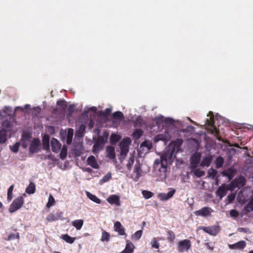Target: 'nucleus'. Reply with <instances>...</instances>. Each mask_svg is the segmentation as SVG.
<instances>
[{
  "label": "nucleus",
  "mask_w": 253,
  "mask_h": 253,
  "mask_svg": "<svg viewBox=\"0 0 253 253\" xmlns=\"http://www.w3.org/2000/svg\"><path fill=\"white\" fill-rule=\"evenodd\" d=\"M55 204V200L53 197L50 195L48 198V201L46 204V207L47 208H50L51 206H53Z\"/></svg>",
  "instance_id": "48"
},
{
  "label": "nucleus",
  "mask_w": 253,
  "mask_h": 253,
  "mask_svg": "<svg viewBox=\"0 0 253 253\" xmlns=\"http://www.w3.org/2000/svg\"><path fill=\"white\" fill-rule=\"evenodd\" d=\"M71 130H72V132L71 136H70V134L69 133L68 135L67 139V143L68 144H70V143L71 142V140H72V137L73 136V129H71ZM69 131H70V130H69Z\"/></svg>",
  "instance_id": "62"
},
{
  "label": "nucleus",
  "mask_w": 253,
  "mask_h": 253,
  "mask_svg": "<svg viewBox=\"0 0 253 253\" xmlns=\"http://www.w3.org/2000/svg\"><path fill=\"white\" fill-rule=\"evenodd\" d=\"M2 128L1 130H4L6 132H10L12 128V124L11 122L8 120H4L2 123Z\"/></svg>",
  "instance_id": "23"
},
{
  "label": "nucleus",
  "mask_w": 253,
  "mask_h": 253,
  "mask_svg": "<svg viewBox=\"0 0 253 253\" xmlns=\"http://www.w3.org/2000/svg\"><path fill=\"white\" fill-rule=\"evenodd\" d=\"M142 234V230H138L133 234V237L136 240H139L141 238Z\"/></svg>",
  "instance_id": "57"
},
{
  "label": "nucleus",
  "mask_w": 253,
  "mask_h": 253,
  "mask_svg": "<svg viewBox=\"0 0 253 253\" xmlns=\"http://www.w3.org/2000/svg\"><path fill=\"white\" fill-rule=\"evenodd\" d=\"M134 248V245L131 242L127 241V243L125 250L123 251L121 253H132L133 252Z\"/></svg>",
  "instance_id": "27"
},
{
  "label": "nucleus",
  "mask_w": 253,
  "mask_h": 253,
  "mask_svg": "<svg viewBox=\"0 0 253 253\" xmlns=\"http://www.w3.org/2000/svg\"><path fill=\"white\" fill-rule=\"evenodd\" d=\"M111 178V174L110 172H109L107 173L105 175H104L102 179L101 180V181L103 183L106 182L109 180Z\"/></svg>",
  "instance_id": "53"
},
{
  "label": "nucleus",
  "mask_w": 253,
  "mask_h": 253,
  "mask_svg": "<svg viewBox=\"0 0 253 253\" xmlns=\"http://www.w3.org/2000/svg\"><path fill=\"white\" fill-rule=\"evenodd\" d=\"M159 140L166 141L167 140V136H166V134H158L155 137V141H158Z\"/></svg>",
  "instance_id": "44"
},
{
  "label": "nucleus",
  "mask_w": 253,
  "mask_h": 253,
  "mask_svg": "<svg viewBox=\"0 0 253 253\" xmlns=\"http://www.w3.org/2000/svg\"><path fill=\"white\" fill-rule=\"evenodd\" d=\"M246 243L244 241H240L233 244L228 245L229 249L231 250H242L245 248Z\"/></svg>",
  "instance_id": "15"
},
{
  "label": "nucleus",
  "mask_w": 253,
  "mask_h": 253,
  "mask_svg": "<svg viewBox=\"0 0 253 253\" xmlns=\"http://www.w3.org/2000/svg\"><path fill=\"white\" fill-rule=\"evenodd\" d=\"M155 121L157 124H160L161 123L164 122L167 125H170L173 123V120L171 118L164 119L163 116H160L155 118Z\"/></svg>",
  "instance_id": "17"
},
{
  "label": "nucleus",
  "mask_w": 253,
  "mask_h": 253,
  "mask_svg": "<svg viewBox=\"0 0 253 253\" xmlns=\"http://www.w3.org/2000/svg\"><path fill=\"white\" fill-rule=\"evenodd\" d=\"M68 113L67 114V117H70L74 111V107L72 105H70L67 109Z\"/></svg>",
  "instance_id": "58"
},
{
  "label": "nucleus",
  "mask_w": 253,
  "mask_h": 253,
  "mask_svg": "<svg viewBox=\"0 0 253 253\" xmlns=\"http://www.w3.org/2000/svg\"><path fill=\"white\" fill-rule=\"evenodd\" d=\"M214 163L215 168L218 169L222 167L224 163V159L222 157L219 156L216 158Z\"/></svg>",
  "instance_id": "28"
},
{
  "label": "nucleus",
  "mask_w": 253,
  "mask_h": 253,
  "mask_svg": "<svg viewBox=\"0 0 253 253\" xmlns=\"http://www.w3.org/2000/svg\"><path fill=\"white\" fill-rule=\"evenodd\" d=\"M86 196L90 200L94 202L95 203L97 204L101 203V200L95 195L90 193V192H86Z\"/></svg>",
  "instance_id": "34"
},
{
  "label": "nucleus",
  "mask_w": 253,
  "mask_h": 253,
  "mask_svg": "<svg viewBox=\"0 0 253 253\" xmlns=\"http://www.w3.org/2000/svg\"><path fill=\"white\" fill-rule=\"evenodd\" d=\"M108 136L109 133L106 131H104L102 136L99 137L98 138L105 144V143H106L107 141Z\"/></svg>",
  "instance_id": "51"
},
{
  "label": "nucleus",
  "mask_w": 253,
  "mask_h": 253,
  "mask_svg": "<svg viewBox=\"0 0 253 253\" xmlns=\"http://www.w3.org/2000/svg\"><path fill=\"white\" fill-rule=\"evenodd\" d=\"M205 245L208 249H209L211 251L213 250L214 247H213V246H211V244L210 243H207Z\"/></svg>",
  "instance_id": "63"
},
{
  "label": "nucleus",
  "mask_w": 253,
  "mask_h": 253,
  "mask_svg": "<svg viewBox=\"0 0 253 253\" xmlns=\"http://www.w3.org/2000/svg\"><path fill=\"white\" fill-rule=\"evenodd\" d=\"M104 144L105 143L103 141L98 138L93 146V152L94 153H98L103 149Z\"/></svg>",
  "instance_id": "14"
},
{
  "label": "nucleus",
  "mask_w": 253,
  "mask_h": 253,
  "mask_svg": "<svg viewBox=\"0 0 253 253\" xmlns=\"http://www.w3.org/2000/svg\"><path fill=\"white\" fill-rule=\"evenodd\" d=\"M236 173L237 170L233 167H231L223 170L221 172V174L223 176L227 177L229 180H231L234 177Z\"/></svg>",
  "instance_id": "7"
},
{
  "label": "nucleus",
  "mask_w": 253,
  "mask_h": 253,
  "mask_svg": "<svg viewBox=\"0 0 253 253\" xmlns=\"http://www.w3.org/2000/svg\"><path fill=\"white\" fill-rule=\"evenodd\" d=\"M49 139L50 137L48 134H45L42 138L43 149L45 150L49 149Z\"/></svg>",
  "instance_id": "26"
},
{
  "label": "nucleus",
  "mask_w": 253,
  "mask_h": 253,
  "mask_svg": "<svg viewBox=\"0 0 253 253\" xmlns=\"http://www.w3.org/2000/svg\"><path fill=\"white\" fill-rule=\"evenodd\" d=\"M203 231L210 235L216 236L220 231L219 226H211L205 227L203 228Z\"/></svg>",
  "instance_id": "9"
},
{
  "label": "nucleus",
  "mask_w": 253,
  "mask_h": 253,
  "mask_svg": "<svg viewBox=\"0 0 253 253\" xmlns=\"http://www.w3.org/2000/svg\"><path fill=\"white\" fill-rule=\"evenodd\" d=\"M14 188V184L11 185L7 190V200L8 202H10L13 198V191Z\"/></svg>",
  "instance_id": "36"
},
{
  "label": "nucleus",
  "mask_w": 253,
  "mask_h": 253,
  "mask_svg": "<svg viewBox=\"0 0 253 253\" xmlns=\"http://www.w3.org/2000/svg\"><path fill=\"white\" fill-rule=\"evenodd\" d=\"M142 194L143 197L146 199L151 198L154 195L152 192L148 191L147 190H143L142 192Z\"/></svg>",
  "instance_id": "47"
},
{
  "label": "nucleus",
  "mask_w": 253,
  "mask_h": 253,
  "mask_svg": "<svg viewBox=\"0 0 253 253\" xmlns=\"http://www.w3.org/2000/svg\"><path fill=\"white\" fill-rule=\"evenodd\" d=\"M51 146L53 152L57 153L61 147V144L55 138H52L51 141Z\"/></svg>",
  "instance_id": "13"
},
{
  "label": "nucleus",
  "mask_w": 253,
  "mask_h": 253,
  "mask_svg": "<svg viewBox=\"0 0 253 253\" xmlns=\"http://www.w3.org/2000/svg\"><path fill=\"white\" fill-rule=\"evenodd\" d=\"M111 111V108H107L104 111L100 112L99 114V116L103 118H107L110 114Z\"/></svg>",
  "instance_id": "43"
},
{
  "label": "nucleus",
  "mask_w": 253,
  "mask_h": 253,
  "mask_svg": "<svg viewBox=\"0 0 253 253\" xmlns=\"http://www.w3.org/2000/svg\"><path fill=\"white\" fill-rule=\"evenodd\" d=\"M145 123L142 118L141 117L137 118L134 122V127H142L144 126Z\"/></svg>",
  "instance_id": "30"
},
{
  "label": "nucleus",
  "mask_w": 253,
  "mask_h": 253,
  "mask_svg": "<svg viewBox=\"0 0 253 253\" xmlns=\"http://www.w3.org/2000/svg\"><path fill=\"white\" fill-rule=\"evenodd\" d=\"M63 212L59 210L54 211L46 216V219L49 222H52L59 219L63 220Z\"/></svg>",
  "instance_id": "5"
},
{
  "label": "nucleus",
  "mask_w": 253,
  "mask_h": 253,
  "mask_svg": "<svg viewBox=\"0 0 253 253\" xmlns=\"http://www.w3.org/2000/svg\"><path fill=\"white\" fill-rule=\"evenodd\" d=\"M168 161L164 156L161 157V165L159 168V171L161 172H166L167 169Z\"/></svg>",
  "instance_id": "25"
},
{
  "label": "nucleus",
  "mask_w": 253,
  "mask_h": 253,
  "mask_svg": "<svg viewBox=\"0 0 253 253\" xmlns=\"http://www.w3.org/2000/svg\"><path fill=\"white\" fill-rule=\"evenodd\" d=\"M114 230L118 232V234L121 236H126L127 235L125 232V227L122 225L120 222L116 221L114 225Z\"/></svg>",
  "instance_id": "11"
},
{
  "label": "nucleus",
  "mask_w": 253,
  "mask_h": 253,
  "mask_svg": "<svg viewBox=\"0 0 253 253\" xmlns=\"http://www.w3.org/2000/svg\"><path fill=\"white\" fill-rule=\"evenodd\" d=\"M134 163V158L133 157H130L128 162L126 165L127 168L128 170H130L131 167Z\"/></svg>",
  "instance_id": "56"
},
{
  "label": "nucleus",
  "mask_w": 253,
  "mask_h": 253,
  "mask_svg": "<svg viewBox=\"0 0 253 253\" xmlns=\"http://www.w3.org/2000/svg\"><path fill=\"white\" fill-rule=\"evenodd\" d=\"M235 198V195L234 194L232 193V194L229 195L227 197L228 203H232L233 201L234 200Z\"/></svg>",
  "instance_id": "60"
},
{
  "label": "nucleus",
  "mask_w": 253,
  "mask_h": 253,
  "mask_svg": "<svg viewBox=\"0 0 253 253\" xmlns=\"http://www.w3.org/2000/svg\"><path fill=\"white\" fill-rule=\"evenodd\" d=\"M112 116L114 119L119 121L122 120L124 117L123 114L120 111L115 112L113 114Z\"/></svg>",
  "instance_id": "40"
},
{
  "label": "nucleus",
  "mask_w": 253,
  "mask_h": 253,
  "mask_svg": "<svg viewBox=\"0 0 253 253\" xmlns=\"http://www.w3.org/2000/svg\"><path fill=\"white\" fill-rule=\"evenodd\" d=\"M244 210L247 212L253 211V204L249 202L244 207Z\"/></svg>",
  "instance_id": "49"
},
{
  "label": "nucleus",
  "mask_w": 253,
  "mask_h": 253,
  "mask_svg": "<svg viewBox=\"0 0 253 253\" xmlns=\"http://www.w3.org/2000/svg\"><path fill=\"white\" fill-rule=\"evenodd\" d=\"M24 203V199L22 196L15 198L10 204L8 211L10 213H13L22 208Z\"/></svg>",
  "instance_id": "1"
},
{
  "label": "nucleus",
  "mask_w": 253,
  "mask_h": 253,
  "mask_svg": "<svg viewBox=\"0 0 253 253\" xmlns=\"http://www.w3.org/2000/svg\"><path fill=\"white\" fill-rule=\"evenodd\" d=\"M230 215L231 217L236 218L239 215V212L235 210H231L230 211Z\"/></svg>",
  "instance_id": "59"
},
{
  "label": "nucleus",
  "mask_w": 253,
  "mask_h": 253,
  "mask_svg": "<svg viewBox=\"0 0 253 253\" xmlns=\"http://www.w3.org/2000/svg\"><path fill=\"white\" fill-rule=\"evenodd\" d=\"M15 239H19V235L18 233L16 234L13 233L10 234L8 237L7 240L10 241Z\"/></svg>",
  "instance_id": "55"
},
{
  "label": "nucleus",
  "mask_w": 253,
  "mask_h": 253,
  "mask_svg": "<svg viewBox=\"0 0 253 253\" xmlns=\"http://www.w3.org/2000/svg\"><path fill=\"white\" fill-rule=\"evenodd\" d=\"M161 162V158L160 159H156L155 161L154 165H155V167L156 168H157L159 166L160 167Z\"/></svg>",
  "instance_id": "61"
},
{
  "label": "nucleus",
  "mask_w": 253,
  "mask_h": 253,
  "mask_svg": "<svg viewBox=\"0 0 253 253\" xmlns=\"http://www.w3.org/2000/svg\"><path fill=\"white\" fill-rule=\"evenodd\" d=\"M119 140V136L115 134H111L110 138V141L112 144H115Z\"/></svg>",
  "instance_id": "46"
},
{
  "label": "nucleus",
  "mask_w": 253,
  "mask_h": 253,
  "mask_svg": "<svg viewBox=\"0 0 253 253\" xmlns=\"http://www.w3.org/2000/svg\"><path fill=\"white\" fill-rule=\"evenodd\" d=\"M246 183V179L245 177L240 175L234 179L231 183L230 185L232 188H241L244 186Z\"/></svg>",
  "instance_id": "4"
},
{
  "label": "nucleus",
  "mask_w": 253,
  "mask_h": 253,
  "mask_svg": "<svg viewBox=\"0 0 253 253\" xmlns=\"http://www.w3.org/2000/svg\"><path fill=\"white\" fill-rule=\"evenodd\" d=\"M168 237L167 239L169 241L172 242L174 241L175 236L173 231L169 230L167 232Z\"/></svg>",
  "instance_id": "45"
},
{
  "label": "nucleus",
  "mask_w": 253,
  "mask_h": 253,
  "mask_svg": "<svg viewBox=\"0 0 253 253\" xmlns=\"http://www.w3.org/2000/svg\"><path fill=\"white\" fill-rule=\"evenodd\" d=\"M107 201L110 204H115L117 206H119L120 205V198L116 195H112L109 196L107 198Z\"/></svg>",
  "instance_id": "19"
},
{
  "label": "nucleus",
  "mask_w": 253,
  "mask_h": 253,
  "mask_svg": "<svg viewBox=\"0 0 253 253\" xmlns=\"http://www.w3.org/2000/svg\"><path fill=\"white\" fill-rule=\"evenodd\" d=\"M133 172L135 173V176L133 179L135 181H137L141 176V173L142 172L141 165L140 163H138L135 165Z\"/></svg>",
  "instance_id": "18"
},
{
  "label": "nucleus",
  "mask_w": 253,
  "mask_h": 253,
  "mask_svg": "<svg viewBox=\"0 0 253 253\" xmlns=\"http://www.w3.org/2000/svg\"><path fill=\"white\" fill-rule=\"evenodd\" d=\"M7 132L4 130H0V144L4 143L7 140Z\"/></svg>",
  "instance_id": "35"
},
{
  "label": "nucleus",
  "mask_w": 253,
  "mask_h": 253,
  "mask_svg": "<svg viewBox=\"0 0 253 253\" xmlns=\"http://www.w3.org/2000/svg\"><path fill=\"white\" fill-rule=\"evenodd\" d=\"M143 131L141 129H136L132 134V137L135 139H138L143 135Z\"/></svg>",
  "instance_id": "29"
},
{
  "label": "nucleus",
  "mask_w": 253,
  "mask_h": 253,
  "mask_svg": "<svg viewBox=\"0 0 253 253\" xmlns=\"http://www.w3.org/2000/svg\"><path fill=\"white\" fill-rule=\"evenodd\" d=\"M213 210L210 207H206L201 209L199 210L194 211V214L196 216H201L203 217H207L211 215Z\"/></svg>",
  "instance_id": "6"
},
{
  "label": "nucleus",
  "mask_w": 253,
  "mask_h": 253,
  "mask_svg": "<svg viewBox=\"0 0 253 253\" xmlns=\"http://www.w3.org/2000/svg\"><path fill=\"white\" fill-rule=\"evenodd\" d=\"M85 129V126L84 125H82L80 126V129L79 130V131H82V133H83Z\"/></svg>",
  "instance_id": "64"
},
{
  "label": "nucleus",
  "mask_w": 253,
  "mask_h": 253,
  "mask_svg": "<svg viewBox=\"0 0 253 253\" xmlns=\"http://www.w3.org/2000/svg\"><path fill=\"white\" fill-rule=\"evenodd\" d=\"M151 245L153 248H155L156 249H158L159 248L160 244L156 240L155 238H153V239L151 241Z\"/></svg>",
  "instance_id": "50"
},
{
  "label": "nucleus",
  "mask_w": 253,
  "mask_h": 253,
  "mask_svg": "<svg viewBox=\"0 0 253 253\" xmlns=\"http://www.w3.org/2000/svg\"><path fill=\"white\" fill-rule=\"evenodd\" d=\"M191 171L197 177H201L205 174V172L204 170H202L199 169H197V168H195V169L191 170Z\"/></svg>",
  "instance_id": "37"
},
{
  "label": "nucleus",
  "mask_w": 253,
  "mask_h": 253,
  "mask_svg": "<svg viewBox=\"0 0 253 253\" xmlns=\"http://www.w3.org/2000/svg\"><path fill=\"white\" fill-rule=\"evenodd\" d=\"M190 247V241L188 239H185L179 242L178 245V251L180 252L188 251Z\"/></svg>",
  "instance_id": "8"
},
{
  "label": "nucleus",
  "mask_w": 253,
  "mask_h": 253,
  "mask_svg": "<svg viewBox=\"0 0 253 253\" xmlns=\"http://www.w3.org/2000/svg\"><path fill=\"white\" fill-rule=\"evenodd\" d=\"M183 140L181 138H177L174 141H172L170 145L172 146V152H178L180 151L181 147L183 144Z\"/></svg>",
  "instance_id": "10"
},
{
  "label": "nucleus",
  "mask_w": 253,
  "mask_h": 253,
  "mask_svg": "<svg viewBox=\"0 0 253 253\" xmlns=\"http://www.w3.org/2000/svg\"><path fill=\"white\" fill-rule=\"evenodd\" d=\"M19 145L20 143L17 142L13 146L10 147V150L14 153H17L18 151Z\"/></svg>",
  "instance_id": "54"
},
{
  "label": "nucleus",
  "mask_w": 253,
  "mask_h": 253,
  "mask_svg": "<svg viewBox=\"0 0 253 253\" xmlns=\"http://www.w3.org/2000/svg\"><path fill=\"white\" fill-rule=\"evenodd\" d=\"M175 193V190L173 189H171L167 193H160L159 194L158 197L161 200L165 201L171 198L174 193Z\"/></svg>",
  "instance_id": "16"
},
{
  "label": "nucleus",
  "mask_w": 253,
  "mask_h": 253,
  "mask_svg": "<svg viewBox=\"0 0 253 253\" xmlns=\"http://www.w3.org/2000/svg\"><path fill=\"white\" fill-rule=\"evenodd\" d=\"M68 148L67 146L63 145L60 153V157L62 160H64L67 155Z\"/></svg>",
  "instance_id": "38"
},
{
  "label": "nucleus",
  "mask_w": 253,
  "mask_h": 253,
  "mask_svg": "<svg viewBox=\"0 0 253 253\" xmlns=\"http://www.w3.org/2000/svg\"><path fill=\"white\" fill-rule=\"evenodd\" d=\"M208 116H210V120H208V124L209 125H211V126H213L214 124V115L212 112H210L209 113Z\"/></svg>",
  "instance_id": "52"
},
{
  "label": "nucleus",
  "mask_w": 253,
  "mask_h": 253,
  "mask_svg": "<svg viewBox=\"0 0 253 253\" xmlns=\"http://www.w3.org/2000/svg\"><path fill=\"white\" fill-rule=\"evenodd\" d=\"M110 239V235L109 233L106 232V231H103L102 233V236L101 238V241L102 242H108L109 241Z\"/></svg>",
  "instance_id": "41"
},
{
  "label": "nucleus",
  "mask_w": 253,
  "mask_h": 253,
  "mask_svg": "<svg viewBox=\"0 0 253 253\" xmlns=\"http://www.w3.org/2000/svg\"><path fill=\"white\" fill-rule=\"evenodd\" d=\"M201 156V153L197 152L192 154L190 159V168L191 170L197 168L200 162Z\"/></svg>",
  "instance_id": "3"
},
{
  "label": "nucleus",
  "mask_w": 253,
  "mask_h": 253,
  "mask_svg": "<svg viewBox=\"0 0 253 253\" xmlns=\"http://www.w3.org/2000/svg\"><path fill=\"white\" fill-rule=\"evenodd\" d=\"M106 153L107 157L111 160L115 159L116 158L115 148L113 146H109L106 147Z\"/></svg>",
  "instance_id": "22"
},
{
  "label": "nucleus",
  "mask_w": 253,
  "mask_h": 253,
  "mask_svg": "<svg viewBox=\"0 0 253 253\" xmlns=\"http://www.w3.org/2000/svg\"><path fill=\"white\" fill-rule=\"evenodd\" d=\"M87 164L92 168L98 169H99V165H98L95 158L93 156H90L87 159Z\"/></svg>",
  "instance_id": "21"
},
{
  "label": "nucleus",
  "mask_w": 253,
  "mask_h": 253,
  "mask_svg": "<svg viewBox=\"0 0 253 253\" xmlns=\"http://www.w3.org/2000/svg\"><path fill=\"white\" fill-rule=\"evenodd\" d=\"M36 186L33 182H30L26 189V192L29 194H34L35 192Z\"/></svg>",
  "instance_id": "32"
},
{
  "label": "nucleus",
  "mask_w": 253,
  "mask_h": 253,
  "mask_svg": "<svg viewBox=\"0 0 253 253\" xmlns=\"http://www.w3.org/2000/svg\"><path fill=\"white\" fill-rule=\"evenodd\" d=\"M131 143L129 138H124L120 143V146L121 148V152L120 154L119 159H124L127 154L129 148L128 146Z\"/></svg>",
  "instance_id": "2"
},
{
  "label": "nucleus",
  "mask_w": 253,
  "mask_h": 253,
  "mask_svg": "<svg viewBox=\"0 0 253 253\" xmlns=\"http://www.w3.org/2000/svg\"><path fill=\"white\" fill-rule=\"evenodd\" d=\"M61 238L66 242L69 244L73 243L76 239L75 238L72 237L67 234L62 235Z\"/></svg>",
  "instance_id": "31"
},
{
  "label": "nucleus",
  "mask_w": 253,
  "mask_h": 253,
  "mask_svg": "<svg viewBox=\"0 0 253 253\" xmlns=\"http://www.w3.org/2000/svg\"><path fill=\"white\" fill-rule=\"evenodd\" d=\"M217 174V170L213 168H210L208 171V176L212 179H214Z\"/></svg>",
  "instance_id": "42"
},
{
  "label": "nucleus",
  "mask_w": 253,
  "mask_h": 253,
  "mask_svg": "<svg viewBox=\"0 0 253 253\" xmlns=\"http://www.w3.org/2000/svg\"><path fill=\"white\" fill-rule=\"evenodd\" d=\"M84 224V221L82 219L75 220L72 222V225L77 230H80Z\"/></svg>",
  "instance_id": "33"
},
{
  "label": "nucleus",
  "mask_w": 253,
  "mask_h": 253,
  "mask_svg": "<svg viewBox=\"0 0 253 253\" xmlns=\"http://www.w3.org/2000/svg\"><path fill=\"white\" fill-rule=\"evenodd\" d=\"M212 161V156L211 155H210L209 156L205 157L203 159L201 164L200 166L202 167H209Z\"/></svg>",
  "instance_id": "24"
},
{
  "label": "nucleus",
  "mask_w": 253,
  "mask_h": 253,
  "mask_svg": "<svg viewBox=\"0 0 253 253\" xmlns=\"http://www.w3.org/2000/svg\"><path fill=\"white\" fill-rule=\"evenodd\" d=\"M227 190V189L226 186L222 184L218 187L216 191V195L219 196L220 199H221L226 195Z\"/></svg>",
  "instance_id": "20"
},
{
  "label": "nucleus",
  "mask_w": 253,
  "mask_h": 253,
  "mask_svg": "<svg viewBox=\"0 0 253 253\" xmlns=\"http://www.w3.org/2000/svg\"><path fill=\"white\" fill-rule=\"evenodd\" d=\"M40 143V141L38 138H35L32 141L30 147L29 151L32 153H36L38 151V147Z\"/></svg>",
  "instance_id": "12"
},
{
  "label": "nucleus",
  "mask_w": 253,
  "mask_h": 253,
  "mask_svg": "<svg viewBox=\"0 0 253 253\" xmlns=\"http://www.w3.org/2000/svg\"><path fill=\"white\" fill-rule=\"evenodd\" d=\"M57 105L58 106L62 111H65L67 106L66 102L64 100H58Z\"/></svg>",
  "instance_id": "39"
}]
</instances>
